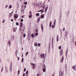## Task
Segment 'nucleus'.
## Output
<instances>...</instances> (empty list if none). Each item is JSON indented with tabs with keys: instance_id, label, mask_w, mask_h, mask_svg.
<instances>
[{
	"instance_id": "nucleus-1",
	"label": "nucleus",
	"mask_w": 76,
	"mask_h": 76,
	"mask_svg": "<svg viewBox=\"0 0 76 76\" xmlns=\"http://www.w3.org/2000/svg\"><path fill=\"white\" fill-rule=\"evenodd\" d=\"M46 65L45 64H44V67L43 68V71L44 72H45L46 71Z\"/></svg>"
},
{
	"instance_id": "nucleus-2",
	"label": "nucleus",
	"mask_w": 76,
	"mask_h": 76,
	"mask_svg": "<svg viewBox=\"0 0 76 76\" xmlns=\"http://www.w3.org/2000/svg\"><path fill=\"white\" fill-rule=\"evenodd\" d=\"M13 12V11H12V12L11 13H10V14H9L8 15L9 18H10L11 17V16H12V13Z\"/></svg>"
},
{
	"instance_id": "nucleus-3",
	"label": "nucleus",
	"mask_w": 76,
	"mask_h": 76,
	"mask_svg": "<svg viewBox=\"0 0 76 76\" xmlns=\"http://www.w3.org/2000/svg\"><path fill=\"white\" fill-rule=\"evenodd\" d=\"M18 16L19 15H18V14H14V18H15V19H17V18L18 17Z\"/></svg>"
},
{
	"instance_id": "nucleus-4",
	"label": "nucleus",
	"mask_w": 76,
	"mask_h": 76,
	"mask_svg": "<svg viewBox=\"0 0 76 76\" xmlns=\"http://www.w3.org/2000/svg\"><path fill=\"white\" fill-rule=\"evenodd\" d=\"M50 43H49V47H48V52H50Z\"/></svg>"
},
{
	"instance_id": "nucleus-5",
	"label": "nucleus",
	"mask_w": 76,
	"mask_h": 76,
	"mask_svg": "<svg viewBox=\"0 0 76 76\" xmlns=\"http://www.w3.org/2000/svg\"><path fill=\"white\" fill-rule=\"evenodd\" d=\"M59 76H63V75H64V73H63L62 72H61L60 71L59 72Z\"/></svg>"
},
{
	"instance_id": "nucleus-6",
	"label": "nucleus",
	"mask_w": 76,
	"mask_h": 76,
	"mask_svg": "<svg viewBox=\"0 0 76 76\" xmlns=\"http://www.w3.org/2000/svg\"><path fill=\"white\" fill-rule=\"evenodd\" d=\"M31 65H33V68H34H34H35V65H36V64H35L34 63H31Z\"/></svg>"
},
{
	"instance_id": "nucleus-7",
	"label": "nucleus",
	"mask_w": 76,
	"mask_h": 76,
	"mask_svg": "<svg viewBox=\"0 0 76 76\" xmlns=\"http://www.w3.org/2000/svg\"><path fill=\"white\" fill-rule=\"evenodd\" d=\"M40 17H38L37 18V23H39V22H40Z\"/></svg>"
},
{
	"instance_id": "nucleus-8",
	"label": "nucleus",
	"mask_w": 76,
	"mask_h": 76,
	"mask_svg": "<svg viewBox=\"0 0 76 76\" xmlns=\"http://www.w3.org/2000/svg\"><path fill=\"white\" fill-rule=\"evenodd\" d=\"M60 56H62V54L63 53V50H60Z\"/></svg>"
},
{
	"instance_id": "nucleus-9",
	"label": "nucleus",
	"mask_w": 76,
	"mask_h": 76,
	"mask_svg": "<svg viewBox=\"0 0 76 76\" xmlns=\"http://www.w3.org/2000/svg\"><path fill=\"white\" fill-rule=\"evenodd\" d=\"M68 53V49L67 48L66 51V57L67 56V54Z\"/></svg>"
},
{
	"instance_id": "nucleus-10",
	"label": "nucleus",
	"mask_w": 76,
	"mask_h": 76,
	"mask_svg": "<svg viewBox=\"0 0 76 76\" xmlns=\"http://www.w3.org/2000/svg\"><path fill=\"white\" fill-rule=\"evenodd\" d=\"M64 56H62V57L61 59V62H63V60H64Z\"/></svg>"
},
{
	"instance_id": "nucleus-11",
	"label": "nucleus",
	"mask_w": 76,
	"mask_h": 76,
	"mask_svg": "<svg viewBox=\"0 0 76 76\" xmlns=\"http://www.w3.org/2000/svg\"><path fill=\"white\" fill-rule=\"evenodd\" d=\"M45 15V14H42L41 16V19H42V18H44Z\"/></svg>"
},
{
	"instance_id": "nucleus-12",
	"label": "nucleus",
	"mask_w": 76,
	"mask_h": 76,
	"mask_svg": "<svg viewBox=\"0 0 76 76\" xmlns=\"http://www.w3.org/2000/svg\"><path fill=\"white\" fill-rule=\"evenodd\" d=\"M40 7V8H41L42 7V3H40L39 6V8Z\"/></svg>"
},
{
	"instance_id": "nucleus-13",
	"label": "nucleus",
	"mask_w": 76,
	"mask_h": 76,
	"mask_svg": "<svg viewBox=\"0 0 76 76\" xmlns=\"http://www.w3.org/2000/svg\"><path fill=\"white\" fill-rule=\"evenodd\" d=\"M45 5L44 4V3L43 4V5L42 6L43 10L44 9V8H45Z\"/></svg>"
},
{
	"instance_id": "nucleus-14",
	"label": "nucleus",
	"mask_w": 76,
	"mask_h": 76,
	"mask_svg": "<svg viewBox=\"0 0 76 76\" xmlns=\"http://www.w3.org/2000/svg\"><path fill=\"white\" fill-rule=\"evenodd\" d=\"M52 25V21H50V25H49V27H51Z\"/></svg>"
},
{
	"instance_id": "nucleus-15",
	"label": "nucleus",
	"mask_w": 76,
	"mask_h": 76,
	"mask_svg": "<svg viewBox=\"0 0 76 76\" xmlns=\"http://www.w3.org/2000/svg\"><path fill=\"white\" fill-rule=\"evenodd\" d=\"M25 27L24 26L23 27V28H20V30H22L23 31H24V30H25Z\"/></svg>"
},
{
	"instance_id": "nucleus-16",
	"label": "nucleus",
	"mask_w": 76,
	"mask_h": 76,
	"mask_svg": "<svg viewBox=\"0 0 76 76\" xmlns=\"http://www.w3.org/2000/svg\"><path fill=\"white\" fill-rule=\"evenodd\" d=\"M65 69L66 72L67 70V64H66L65 66Z\"/></svg>"
},
{
	"instance_id": "nucleus-17",
	"label": "nucleus",
	"mask_w": 76,
	"mask_h": 76,
	"mask_svg": "<svg viewBox=\"0 0 76 76\" xmlns=\"http://www.w3.org/2000/svg\"><path fill=\"white\" fill-rule=\"evenodd\" d=\"M41 26L42 29V32L43 31V25H41Z\"/></svg>"
},
{
	"instance_id": "nucleus-18",
	"label": "nucleus",
	"mask_w": 76,
	"mask_h": 76,
	"mask_svg": "<svg viewBox=\"0 0 76 76\" xmlns=\"http://www.w3.org/2000/svg\"><path fill=\"white\" fill-rule=\"evenodd\" d=\"M8 43H9V46H10L11 45L10 40H8Z\"/></svg>"
},
{
	"instance_id": "nucleus-19",
	"label": "nucleus",
	"mask_w": 76,
	"mask_h": 76,
	"mask_svg": "<svg viewBox=\"0 0 76 76\" xmlns=\"http://www.w3.org/2000/svg\"><path fill=\"white\" fill-rule=\"evenodd\" d=\"M56 40L57 41H58L59 40V37L58 35L57 36Z\"/></svg>"
},
{
	"instance_id": "nucleus-20",
	"label": "nucleus",
	"mask_w": 76,
	"mask_h": 76,
	"mask_svg": "<svg viewBox=\"0 0 76 76\" xmlns=\"http://www.w3.org/2000/svg\"><path fill=\"white\" fill-rule=\"evenodd\" d=\"M59 23L60 24L61 22H62V19H60V18H59Z\"/></svg>"
},
{
	"instance_id": "nucleus-21",
	"label": "nucleus",
	"mask_w": 76,
	"mask_h": 76,
	"mask_svg": "<svg viewBox=\"0 0 76 76\" xmlns=\"http://www.w3.org/2000/svg\"><path fill=\"white\" fill-rule=\"evenodd\" d=\"M48 7H46L45 8V12H46L48 9Z\"/></svg>"
},
{
	"instance_id": "nucleus-22",
	"label": "nucleus",
	"mask_w": 76,
	"mask_h": 76,
	"mask_svg": "<svg viewBox=\"0 0 76 76\" xmlns=\"http://www.w3.org/2000/svg\"><path fill=\"white\" fill-rule=\"evenodd\" d=\"M62 29H60V31L61 33V37L62 36Z\"/></svg>"
},
{
	"instance_id": "nucleus-23",
	"label": "nucleus",
	"mask_w": 76,
	"mask_h": 76,
	"mask_svg": "<svg viewBox=\"0 0 76 76\" xmlns=\"http://www.w3.org/2000/svg\"><path fill=\"white\" fill-rule=\"evenodd\" d=\"M31 37H32V38H34V33H32V34H31Z\"/></svg>"
},
{
	"instance_id": "nucleus-24",
	"label": "nucleus",
	"mask_w": 76,
	"mask_h": 76,
	"mask_svg": "<svg viewBox=\"0 0 76 76\" xmlns=\"http://www.w3.org/2000/svg\"><path fill=\"white\" fill-rule=\"evenodd\" d=\"M37 42H36L35 43H34V45L35 46H37Z\"/></svg>"
},
{
	"instance_id": "nucleus-25",
	"label": "nucleus",
	"mask_w": 76,
	"mask_h": 76,
	"mask_svg": "<svg viewBox=\"0 0 76 76\" xmlns=\"http://www.w3.org/2000/svg\"><path fill=\"white\" fill-rule=\"evenodd\" d=\"M36 15L37 16H39V13H37V14H36Z\"/></svg>"
},
{
	"instance_id": "nucleus-26",
	"label": "nucleus",
	"mask_w": 76,
	"mask_h": 76,
	"mask_svg": "<svg viewBox=\"0 0 76 76\" xmlns=\"http://www.w3.org/2000/svg\"><path fill=\"white\" fill-rule=\"evenodd\" d=\"M13 31H14V32H16V28H14V29H13Z\"/></svg>"
},
{
	"instance_id": "nucleus-27",
	"label": "nucleus",
	"mask_w": 76,
	"mask_h": 76,
	"mask_svg": "<svg viewBox=\"0 0 76 76\" xmlns=\"http://www.w3.org/2000/svg\"><path fill=\"white\" fill-rule=\"evenodd\" d=\"M72 69H74V70H76V68H75V66H72Z\"/></svg>"
},
{
	"instance_id": "nucleus-28",
	"label": "nucleus",
	"mask_w": 76,
	"mask_h": 76,
	"mask_svg": "<svg viewBox=\"0 0 76 76\" xmlns=\"http://www.w3.org/2000/svg\"><path fill=\"white\" fill-rule=\"evenodd\" d=\"M28 72V70H26V74L27 75Z\"/></svg>"
},
{
	"instance_id": "nucleus-29",
	"label": "nucleus",
	"mask_w": 76,
	"mask_h": 76,
	"mask_svg": "<svg viewBox=\"0 0 76 76\" xmlns=\"http://www.w3.org/2000/svg\"><path fill=\"white\" fill-rule=\"evenodd\" d=\"M8 72V69H5V73H6L7 72Z\"/></svg>"
},
{
	"instance_id": "nucleus-30",
	"label": "nucleus",
	"mask_w": 76,
	"mask_h": 76,
	"mask_svg": "<svg viewBox=\"0 0 76 76\" xmlns=\"http://www.w3.org/2000/svg\"><path fill=\"white\" fill-rule=\"evenodd\" d=\"M28 16L29 18H31V17H32V14H31H31H30V15H29Z\"/></svg>"
},
{
	"instance_id": "nucleus-31",
	"label": "nucleus",
	"mask_w": 76,
	"mask_h": 76,
	"mask_svg": "<svg viewBox=\"0 0 76 76\" xmlns=\"http://www.w3.org/2000/svg\"><path fill=\"white\" fill-rule=\"evenodd\" d=\"M41 43H38L37 46H40Z\"/></svg>"
},
{
	"instance_id": "nucleus-32",
	"label": "nucleus",
	"mask_w": 76,
	"mask_h": 76,
	"mask_svg": "<svg viewBox=\"0 0 76 76\" xmlns=\"http://www.w3.org/2000/svg\"><path fill=\"white\" fill-rule=\"evenodd\" d=\"M40 11H41V12H44V11L43 9H41L40 10Z\"/></svg>"
},
{
	"instance_id": "nucleus-33",
	"label": "nucleus",
	"mask_w": 76,
	"mask_h": 76,
	"mask_svg": "<svg viewBox=\"0 0 76 76\" xmlns=\"http://www.w3.org/2000/svg\"><path fill=\"white\" fill-rule=\"evenodd\" d=\"M12 8V5L11 4L10 5V6L9 7V8H10H10Z\"/></svg>"
},
{
	"instance_id": "nucleus-34",
	"label": "nucleus",
	"mask_w": 76,
	"mask_h": 76,
	"mask_svg": "<svg viewBox=\"0 0 76 76\" xmlns=\"http://www.w3.org/2000/svg\"><path fill=\"white\" fill-rule=\"evenodd\" d=\"M35 35L36 36H37V35H38V33H37H37H35Z\"/></svg>"
},
{
	"instance_id": "nucleus-35",
	"label": "nucleus",
	"mask_w": 76,
	"mask_h": 76,
	"mask_svg": "<svg viewBox=\"0 0 76 76\" xmlns=\"http://www.w3.org/2000/svg\"><path fill=\"white\" fill-rule=\"evenodd\" d=\"M53 38H52V43H53Z\"/></svg>"
},
{
	"instance_id": "nucleus-36",
	"label": "nucleus",
	"mask_w": 76,
	"mask_h": 76,
	"mask_svg": "<svg viewBox=\"0 0 76 76\" xmlns=\"http://www.w3.org/2000/svg\"><path fill=\"white\" fill-rule=\"evenodd\" d=\"M24 3L26 5H27V1H26V2H24Z\"/></svg>"
},
{
	"instance_id": "nucleus-37",
	"label": "nucleus",
	"mask_w": 76,
	"mask_h": 76,
	"mask_svg": "<svg viewBox=\"0 0 76 76\" xmlns=\"http://www.w3.org/2000/svg\"><path fill=\"white\" fill-rule=\"evenodd\" d=\"M12 68H11V66L10 67V72H12Z\"/></svg>"
},
{
	"instance_id": "nucleus-38",
	"label": "nucleus",
	"mask_w": 76,
	"mask_h": 76,
	"mask_svg": "<svg viewBox=\"0 0 76 76\" xmlns=\"http://www.w3.org/2000/svg\"><path fill=\"white\" fill-rule=\"evenodd\" d=\"M52 28H54L55 27V25H52Z\"/></svg>"
},
{
	"instance_id": "nucleus-39",
	"label": "nucleus",
	"mask_w": 76,
	"mask_h": 76,
	"mask_svg": "<svg viewBox=\"0 0 76 76\" xmlns=\"http://www.w3.org/2000/svg\"><path fill=\"white\" fill-rule=\"evenodd\" d=\"M28 51H27V52H26V56H27V55H28Z\"/></svg>"
},
{
	"instance_id": "nucleus-40",
	"label": "nucleus",
	"mask_w": 76,
	"mask_h": 76,
	"mask_svg": "<svg viewBox=\"0 0 76 76\" xmlns=\"http://www.w3.org/2000/svg\"><path fill=\"white\" fill-rule=\"evenodd\" d=\"M25 9H21V12L22 13H23V12H24V11L25 10Z\"/></svg>"
},
{
	"instance_id": "nucleus-41",
	"label": "nucleus",
	"mask_w": 76,
	"mask_h": 76,
	"mask_svg": "<svg viewBox=\"0 0 76 76\" xmlns=\"http://www.w3.org/2000/svg\"><path fill=\"white\" fill-rule=\"evenodd\" d=\"M44 56V54H41V57H43Z\"/></svg>"
},
{
	"instance_id": "nucleus-42",
	"label": "nucleus",
	"mask_w": 76,
	"mask_h": 76,
	"mask_svg": "<svg viewBox=\"0 0 76 76\" xmlns=\"http://www.w3.org/2000/svg\"><path fill=\"white\" fill-rule=\"evenodd\" d=\"M26 36V34L24 33L23 34V38H25V37Z\"/></svg>"
},
{
	"instance_id": "nucleus-43",
	"label": "nucleus",
	"mask_w": 76,
	"mask_h": 76,
	"mask_svg": "<svg viewBox=\"0 0 76 76\" xmlns=\"http://www.w3.org/2000/svg\"><path fill=\"white\" fill-rule=\"evenodd\" d=\"M66 32L65 33V37H66L67 35V34Z\"/></svg>"
},
{
	"instance_id": "nucleus-44",
	"label": "nucleus",
	"mask_w": 76,
	"mask_h": 76,
	"mask_svg": "<svg viewBox=\"0 0 76 76\" xmlns=\"http://www.w3.org/2000/svg\"><path fill=\"white\" fill-rule=\"evenodd\" d=\"M61 46H59V47H58L59 49H61Z\"/></svg>"
},
{
	"instance_id": "nucleus-45",
	"label": "nucleus",
	"mask_w": 76,
	"mask_h": 76,
	"mask_svg": "<svg viewBox=\"0 0 76 76\" xmlns=\"http://www.w3.org/2000/svg\"><path fill=\"white\" fill-rule=\"evenodd\" d=\"M23 60H24V58H22V59L21 62H23Z\"/></svg>"
},
{
	"instance_id": "nucleus-46",
	"label": "nucleus",
	"mask_w": 76,
	"mask_h": 76,
	"mask_svg": "<svg viewBox=\"0 0 76 76\" xmlns=\"http://www.w3.org/2000/svg\"><path fill=\"white\" fill-rule=\"evenodd\" d=\"M29 14H30V15H31L32 14V11H30L29 12Z\"/></svg>"
},
{
	"instance_id": "nucleus-47",
	"label": "nucleus",
	"mask_w": 76,
	"mask_h": 76,
	"mask_svg": "<svg viewBox=\"0 0 76 76\" xmlns=\"http://www.w3.org/2000/svg\"><path fill=\"white\" fill-rule=\"evenodd\" d=\"M17 53V50H16V51H15V54L16 55V54Z\"/></svg>"
},
{
	"instance_id": "nucleus-48",
	"label": "nucleus",
	"mask_w": 76,
	"mask_h": 76,
	"mask_svg": "<svg viewBox=\"0 0 76 76\" xmlns=\"http://www.w3.org/2000/svg\"><path fill=\"white\" fill-rule=\"evenodd\" d=\"M23 19H21V22H23Z\"/></svg>"
},
{
	"instance_id": "nucleus-49",
	"label": "nucleus",
	"mask_w": 76,
	"mask_h": 76,
	"mask_svg": "<svg viewBox=\"0 0 76 76\" xmlns=\"http://www.w3.org/2000/svg\"><path fill=\"white\" fill-rule=\"evenodd\" d=\"M16 25H17V26L19 25L18 22H16Z\"/></svg>"
},
{
	"instance_id": "nucleus-50",
	"label": "nucleus",
	"mask_w": 76,
	"mask_h": 76,
	"mask_svg": "<svg viewBox=\"0 0 76 76\" xmlns=\"http://www.w3.org/2000/svg\"><path fill=\"white\" fill-rule=\"evenodd\" d=\"M20 24L21 25V26H22V25H23V22H20Z\"/></svg>"
},
{
	"instance_id": "nucleus-51",
	"label": "nucleus",
	"mask_w": 76,
	"mask_h": 76,
	"mask_svg": "<svg viewBox=\"0 0 76 76\" xmlns=\"http://www.w3.org/2000/svg\"><path fill=\"white\" fill-rule=\"evenodd\" d=\"M26 67H25L24 70V72H25V71H26Z\"/></svg>"
},
{
	"instance_id": "nucleus-52",
	"label": "nucleus",
	"mask_w": 76,
	"mask_h": 76,
	"mask_svg": "<svg viewBox=\"0 0 76 76\" xmlns=\"http://www.w3.org/2000/svg\"><path fill=\"white\" fill-rule=\"evenodd\" d=\"M18 74H20V70H18Z\"/></svg>"
},
{
	"instance_id": "nucleus-53",
	"label": "nucleus",
	"mask_w": 76,
	"mask_h": 76,
	"mask_svg": "<svg viewBox=\"0 0 76 76\" xmlns=\"http://www.w3.org/2000/svg\"><path fill=\"white\" fill-rule=\"evenodd\" d=\"M4 69V67H2V69H1V72H2V71L3 70V69Z\"/></svg>"
},
{
	"instance_id": "nucleus-54",
	"label": "nucleus",
	"mask_w": 76,
	"mask_h": 76,
	"mask_svg": "<svg viewBox=\"0 0 76 76\" xmlns=\"http://www.w3.org/2000/svg\"><path fill=\"white\" fill-rule=\"evenodd\" d=\"M18 61H19V59H20L19 56H18Z\"/></svg>"
},
{
	"instance_id": "nucleus-55",
	"label": "nucleus",
	"mask_w": 76,
	"mask_h": 76,
	"mask_svg": "<svg viewBox=\"0 0 76 76\" xmlns=\"http://www.w3.org/2000/svg\"><path fill=\"white\" fill-rule=\"evenodd\" d=\"M36 31L37 32H38V30H37V29H36Z\"/></svg>"
},
{
	"instance_id": "nucleus-56",
	"label": "nucleus",
	"mask_w": 76,
	"mask_h": 76,
	"mask_svg": "<svg viewBox=\"0 0 76 76\" xmlns=\"http://www.w3.org/2000/svg\"><path fill=\"white\" fill-rule=\"evenodd\" d=\"M62 17H61L60 15V17H59V18L60 19H61V18H62Z\"/></svg>"
},
{
	"instance_id": "nucleus-57",
	"label": "nucleus",
	"mask_w": 76,
	"mask_h": 76,
	"mask_svg": "<svg viewBox=\"0 0 76 76\" xmlns=\"http://www.w3.org/2000/svg\"><path fill=\"white\" fill-rule=\"evenodd\" d=\"M54 22L55 23V24H56V19H54Z\"/></svg>"
},
{
	"instance_id": "nucleus-58",
	"label": "nucleus",
	"mask_w": 76,
	"mask_h": 76,
	"mask_svg": "<svg viewBox=\"0 0 76 76\" xmlns=\"http://www.w3.org/2000/svg\"><path fill=\"white\" fill-rule=\"evenodd\" d=\"M25 72H24V73H23V76H25Z\"/></svg>"
},
{
	"instance_id": "nucleus-59",
	"label": "nucleus",
	"mask_w": 76,
	"mask_h": 76,
	"mask_svg": "<svg viewBox=\"0 0 76 76\" xmlns=\"http://www.w3.org/2000/svg\"><path fill=\"white\" fill-rule=\"evenodd\" d=\"M52 48H53V43H52Z\"/></svg>"
},
{
	"instance_id": "nucleus-60",
	"label": "nucleus",
	"mask_w": 76,
	"mask_h": 76,
	"mask_svg": "<svg viewBox=\"0 0 76 76\" xmlns=\"http://www.w3.org/2000/svg\"><path fill=\"white\" fill-rule=\"evenodd\" d=\"M12 38L13 39H15V37L14 36H12Z\"/></svg>"
},
{
	"instance_id": "nucleus-61",
	"label": "nucleus",
	"mask_w": 76,
	"mask_h": 76,
	"mask_svg": "<svg viewBox=\"0 0 76 76\" xmlns=\"http://www.w3.org/2000/svg\"><path fill=\"white\" fill-rule=\"evenodd\" d=\"M11 22H13V19H11Z\"/></svg>"
},
{
	"instance_id": "nucleus-62",
	"label": "nucleus",
	"mask_w": 76,
	"mask_h": 76,
	"mask_svg": "<svg viewBox=\"0 0 76 76\" xmlns=\"http://www.w3.org/2000/svg\"><path fill=\"white\" fill-rule=\"evenodd\" d=\"M65 27H64V28L63 29V31H64L65 30Z\"/></svg>"
},
{
	"instance_id": "nucleus-63",
	"label": "nucleus",
	"mask_w": 76,
	"mask_h": 76,
	"mask_svg": "<svg viewBox=\"0 0 76 76\" xmlns=\"http://www.w3.org/2000/svg\"><path fill=\"white\" fill-rule=\"evenodd\" d=\"M69 13H68L67 14V16H69Z\"/></svg>"
},
{
	"instance_id": "nucleus-64",
	"label": "nucleus",
	"mask_w": 76,
	"mask_h": 76,
	"mask_svg": "<svg viewBox=\"0 0 76 76\" xmlns=\"http://www.w3.org/2000/svg\"><path fill=\"white\" fill-rule=\"evenodd\" d=\"M20 27H22V25L21 24H20Z\"/></svg>"
}]
</instances>
